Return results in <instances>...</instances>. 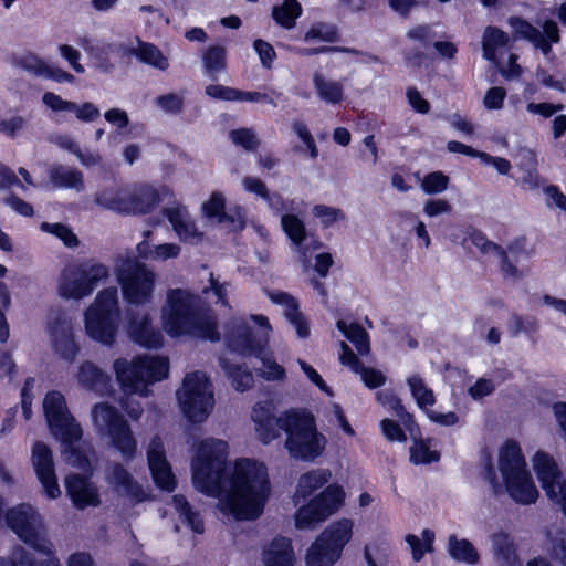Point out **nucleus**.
<instances>
[{"label": "nucleus", "instance_id": "nucleus-26", "mask_svg": "<svg viewBox=\"0 0 566 566\" xmlns=\"http://www.w3.org/2000/svg\"><path fill=\"white\" fill-rule=\"evenodd\" d=\"M49 329L52 347L57 354H76L80 350L74 339L70 318L65 316L56 317L50 322Z\"/></svg>", "mask_w": 566, "mask_h": 566}, {"label": "nucleus", "instance_id": "nucleus-35", "mask_svg": "<svg viewBox=\"0 0 566 566\" xmlns=\"http://www.w3.org/2000/svg\"><path fill=\"white\" fill-rule=\"evenodd\" d=\"M331 479L332 472L328 469L317 468L308 470L298 478L295 496L306 499L326 485Z\"/></svg>", "mask_w": 566, "mask_h": 566}, {"label": "nucleus", "instance_id": "nucleus-22", "mask_svg": "<svg viewBox=\"0 0 566 566\" xmlns=\"http://www.w3.org/2000/svg\"><path fill=\"white\" fill-rule=\"evenodd\" d=\"M59 295L65 300H82L92 294L80 264L66 266L57 281Z\"/></svg>", "mask_w": 566, "mask_h": 566}, {"label": "nucleus", "instance_id": "nucleus-60", "mask_svg": "<svg viewBox=\"0 0 566 566\" xmlns=\"http://www.w3.org/2000/svg\"><path fill=\"white\" fill-rule=\"evenodd\" d=\"M313 213L316 218L321 220V223L326 228L331 227L338 220L345 219V213L340 209L325 205H316L313 208Z\"/></svg>", "mask_w": 566, "mask_h": 566}, {"label": "nucleus", "instance_id": "nucleus-45", "mask_svg": "<svg viewBox=\"0 0 566 566\" xmlns=\"http://www.w3.org/2000/svg\"><path fill=\"white\" fill-rule=\"evenodd\" d=\"M202 63L206 74L216 80L218 74L226 70V50L219 45L208 46L202 53Z\"/></svg>", "mask_w": 566, "mask_h": 566}, {"label": "nucleus", "instance_id": "nucleus-54", "mask_svg": "<svg viewBox=\"0 0 566 566\" xmlns=\"http://www.w3.org/2000/svg\"><path fill=\"white\" fill-rule=\"evenodd\" d=\"M205 94L210 98L227 102L245 101L248 98L245 92L220 84L207 85L205 87Z\"/></svg>", "mask_w": 566, "mask_h": 566}, {"label": "nucleus", "instance_id": "nucleus-37", "mask_svg": "<svg viewBox=\"0 0 566 566\" xmlns=\"http://www.w3.org/2000/svg\"><path fill=\"white\" fill-rule=\"evenodd\" d=\"M202 210L206 216L217 218L218 222L229 220L231 222L230 230L241 231L244 229V218L241 212L237 217H230L224 213V198L221 193H212L210 199L202 205Z\"/></svg>", "mask_w": 566, "mask_h": 566}, {"label": "nucleus", "instance_id": "nucleus-64", "mask_svg": "<svg viewBox=\"0 0 566 566\" xmlns=\"http://www.w3.org/2000/svg\"><path fill=\"white\" fill-rule=\"evenodd\" d=\"M60 55L69 63L70 67L78 74L85 72V67L80 63L81 52L69 44H60L57 46Z\"/></svg>", "mask_w": 566, "mask_h": 566}, {"label": "nucleus", "instance_id": "nucleus-61", "mask_svg": "<svg viewBox=\"0 0 566 566\" xmlns=\"http://www.w3.org/2000/svg\"><path fill=\"white\" fill-rule=\"evenodd\" d=\"M449 178L440 171L427 175L421 187L427 193H440L448 188Z\"/></svg>", "mask_w": 566, "mask_h": 566}, {"label": "nucleus", "instance_id": "nucleus-58", "mask_svg": "<svg viewBox=\"0 0 566 566\" xmlns=\"http://www.w3.org/2000/svg\"><path fill=\"white\" fill-rule=\"evenodd\" d=\"M15 64L25 72L38 77H43L48 67V63L43 59L31 53L20 56Z\"/></svg>", "mask_w": 566, "mask_h": 566}, {"label": "nucleus", "instance_id": "nucleus-46", "mask_svg": "<svg viewBox=\"0 0 566 566\" xmlns=\"http://www.w3.org/2000/svg\"><path fill=\"white\" fill-rule=\"evenodd\" d=\"M510 41L509 35L493 27H488L483 33V56L489 61L496 60V51L504 48Z\"/></svg>", "mask_w": 566, "mask_h": 566}, {"label": "nucleus", "instance_id": "nucleus-62", "mask_svg": "<svg viewBox=\"0 0 566 566\" xmlns=\"http://www.w3.org/2000/svg\"><path fill=\"white\" fill-rule=\"evenodd\" d=\"M41 229L45 232L52 233L60 238L67 247H74L77 244L76 235L71 231L70 228L62 223H48L43 222Z\"/></svg>", "mask_w": 566, "mask_h": 566}, {"label": "nucleus", "instance_id": "nucleus-48", "mask_svg": "<svg viewBox=\"0 0 566 566\" xmlns=\"http://www.w3.org/2000/svg\"><path fill=\"white\" fill-rule=\"evenodd\" d=\"M250 192L262 198L269 208L277 213L290 210L282 196L276 192H270L266 185L258 178H250Z\"/></svg>", "mask_w": 566, "mask_h": 566}, {"label": "nucleus", "instance_id": "nucleus-41", "mask_svg": "<svg viewBox=\"0 0 566 566\" xmlns=\"http://www.w3.org/2000/svg\"><path fill=\"white\" fill-rule=\"evenodd\" d=\"M544 549L553 563L557 566H566V531H548Z\"/></svg>", "mask_w": 566, "mask_h": 566}, {"label": "nucleus", "instance_id": "nucleus-21", "mask_svg": "<svg viewBox=\"0 0 566 566\" xmlns=\"http://www.w3.org/2000/svg\"><path fill=\"white\" fill-rule=\"evenodd\" d=\"M140 357L134 356L135 359L132 363H128L124 357H119L114 361L116 379L125 394L139 392L146 396Z\"/></svg>", "mask_w": 566, "mask_h": 566}, {"label": "nucleus", "instance_id": "nucleus-2", "mask_svg": "<svg viewBox=\"0 0 566 566\" xmlns=\"http://www.w3.org/2000/svg\"><path fill=\"white\" fill-rule=\"evenodd\" d=\"M161 324L172 337L188 335L210 342L220 339L213 312L205 306L200 296L187 290L174 289L167 292L161 307Z\"/></svg>", "mask_w": 566, "mask_h": 566}, {"label": "nucleus", "instance_id": "nucleus-36", "mask_svg": "<svg viewBox=\"0 0 566 566\" xmlns=\"http://www.w3.org/2000/svg\"><path fill=\"white\" fill-rule=\"evenodd\" d=\"M145 392L147 386L161 381L169 376V356H142Z\"/></svg>", "mask_w": 566, "mask_h": 566}, {"label": "nucleus", "instance_id": "nucleus-27", "mask_svg": "<svg viewBox=\"0 0 566 566\" xmlns=\"http://www.w3.org/2000/svg\"><path fill=\"white\" fill-rule=\"evenodd\" d=\"M264 566H286L296 564V554L289 537L277 536L268 543L262 553Z\"/></svg>", "mask_w": 566, "mask_h": 566}, {"label": "nucleus", "instance_id": "nucleus-49", "mask_svg": "<svg viewBox=\"0 0 566 566\" xmlns=\"http://www.w3.org/2000/svg\"><path fill=\"white\" fill-rule=\"evenodd\" d=\"M377 400L385 408L392 411L407 430H409L411 433L413 432V420L411 415L405 410L401 401L394 394L387 390H381L377 392Z\"/></svg>", "mask_w": 566, "mask_h": 566}, {"label": "nucleus", "instance_id": "nucleus-8", "mask_svg": "<svg viewBox=\"0 0 566 566\" xmlns=\"http://www.w3.org/2000/svg\"><path fill=\"white\" fill-rule=\"evenodd\" d=\"M284 426L285 448L292 458L313 462L324 453L327 439L317 430L312 417L289 413Z\"/></svg>", "mask_w": 566, "mask_h": 566}, {"label": "nucleus", "instance_id": "nucleus-56", "mask_svg": "<svg viewBox=\"0 0 566 566\" xmlns=\"http://www.w3.org/2000/svg\"><path fill=\"white\" fill-rule=\"evenodd\" d=\"M85 280L88 285L92 286V293L96 289V286L105 282L109 276V270L105 264L98 262H86L80 264Z\"/></svg>", "mask_w": 566, "mask_h": 566}, {"label": "nucleus", "instance_id": "nucleus-32", "mask_svg": "<svg viewBox=\"0 0 566 566\" xmlns=\"http://www.w3.org/2000/svg\"><path fill=\"white\" fill-rule=\"evenodd\" d=\"M313 87L318 98L326 104L336 105L344 99L343 83L327 77L319 71L313 74Z\"/></svg>", "mask_w": 566, "mask_h": 566}, {"label": "nucleus", "instance_id": "nucleus-38", "mask_svg": "<svg viewBox=\"0 0 566 566\" xmlns=\"http://www.w3.org/2000/svg\"><path fill=\"white\" fill-rule=\"evenodd\" d=\"M337 329L346 337L353 345L358 354H368L370 350L369 336L365 328L356 322H347L346 319H338L336 323Z\"/></svg>", "mask_w": 566, "mask_h": 566}, {"label": "nucleus", "instance_id": "nucleus-5", "mask_svg": "<svg viewBox=\"0 0 566 566\" xmlns=\"http://www.w3.org/2000/svg\"><path fill=\"white\" fill-rule=\"evenodd\" d=\"M354 530L355 522L349 517L329 523L306 548L304 566H335L352 542Z\"/></svg>", "mask_w": 566, "mask_h": 566}, {"label": "nucleus", "instance_id": "nucleus-25", "mask_svg": "<svg viewBox=\"0 0 566 566\" xmlns=\"http://www.w3.org/2000/svg\"><path fill=\"white\" fill-rule=\"evenodd\" d=\"M178 238L187 243H199L203 233L198 230L186 207L176 206L163 210Z\"/></svg>", "mask_w": 566, "mask_h": 566}, {"label": "nucleus", "instance_id": "nucleus-29", "mask_svg": "<svg viewBox=\"0 0 566 566\" xmlns=\"http://www.w3.org/2000/svg\"><path fill=\"white\" fill-rule=\"evenodd\" d=\"M151 231H144V240L137 247V254L140 259L154 262H165L170 259H177L180 255L181 248L177 243L155 244L150 241Z\"/></svg>", "mask_w": 566, "mask_h": 566}, {"label": "nucleus", "instance_id": "nucleus-6", "mask_svg": "<svg viewBox=\"0 0 566 566\" xmlns=\"http://www.w3.org/2000/svg\"><path fill=\"white\" fill-rule=\"evenodd\" d=\"M176 398L184 417L188 422H205L214 408L213 385L202 370L187 373Z\"/></svg>", "mask_w": 566, "mask_h": 566}, {"label": "nucleus", "instance_id": "nucleus-52", "mask_svg": "<svg viewBox=\"0 0 566 566\" xmlns=\"http://www.w3.org/2000/svg\"><path fill=\"white\" fill-rule=\"evenodd\" d=\"M136 55L143 63L149 64L158 70L165 71L169 66L168 59L164 56L161 51L154 44L140 43Z\"/></svg>", "mask_w": 566, "mask_h": 566}, {"label": "nucleus", "instance_id": "nucleus-42", "mask_svg": "<svg viewBox=\"0 0 566 566\" xmlns=\"http://www.w3.org/2000/svg\"><path fill=\"white\" fill-rule=\"evenodd\" d=\"M448 552L450 556L460 563L474 565L479 562V553L471 542L451 535L448 539Z\"/></svg>", "mask_w": 566, "mask_h": 566}, {"label": "nucleus", "instance_id": "nucleus-23", "mask_svg": "<svg viewBox=\"0 0 566 566\" xmlns=\"http://www.w3.org/2000/svg\"><path fill=\"white\" fill-rule=\"evenodd\" d=\"M42 103L53 112L73 113L75 117L83 123H92L101 116V111L94 103L66 101L53 92L44 93Z\"/></svg>", "mask_w": 566, "mask_h": 566}, {"label": "nucleus", "instance_id": "nucleus-34", "mask_svg": "<svg viewBox=\"0 0 566 566\" xmlns=\"http://www.w3.org/2000/svg\"><path fill=\"white\" fill-rule=\"evenodd\" d=\"M49 179L55 188L74 189L81 192L85 189L83 174L75 169L63 165H53L49 169Z\"/></svg>", "mask_w": 566, "mask_h": 566}, {"label": "nucleus", "instance_id": "nucleus-50", "mask_svg": "<svg viewBox=\"0 0 566 566\" xmlns=\"http://www.w3.org/2000/svg\"><path fill=\"white\" fill-rule=\"evenodd\" d=\"M433 447L432 440H415L410 447V461L415 464H427L438 461L440 454Z\"/></svg>", "mask_w": 566, "mask_h": 566}, {"label": "nucleus", "instance_id": "nucleus-53", "mask_svg": "<svg viewBox=\"0 0 566 566\" xmlns=\"http://www.w3.org/2000/svg\"><path fill=\"white\" fill-rule=\"evenodd\" d=\"M281 226L286 235L296 245L303 243L306 238L304 222L293 213H283L281 217Z\"/></svg>", "mask_w": 566, "mask_h": 566}, {"label": "nucleus", "instance_id": "nucleus-17", "mask_svg": "<svg viewBox=\"0 0 566 566\" xmlns=\"http://www.w3.org/2000/svg\"><path fill=\"white\" fill-rule=\"evenodd\" d=\"M8 527L33 551H45V536L33 524L32 515L21 506L9 509L4 514Z\"/></svg>", "mask_w": 566, "mask_h": 566}, {"label": "nucleus", "instance_id": "nucleus-15", "mask_svg": "<svg viewBox=\"0 0 566 566\" xmlns=\"http://www.w3.org/2000/svg\"><path fill=\"white\" fill-rule=\"evenodd\" d=\"M128 335L132 340L147 349H159L164 345V335L153 323L146 311L132 310L127 313Z\"/></svg>", "mask_w": 566, "mask_h": 566}, {"label": "nucleus", "instance_id": "nucleus-1", "mask_svg": "<svg viewBox=\"0 0 566 566\" xmlns=\"http://www.w3.org/2000/svg\"><path fill=\"white\" fill-rule=\"evenodd\" d=\"M228 455L227 441L203 439L192 461V481L201 493L219 499L221 512L248 521V458L237 459V472L231 473Z\"/></svg>", "mask_w": 566, "mask_h": 566}, {"label": "nucleus", "instance_id": "nucleus-4", "mask_svg": "<svg viewBox=\"0 0 566 566\" xmlns=\"http://www.w3.org/2000/svg\"><path fill=\"white\" fill-rule=\"evenodd\" d=\"M497 468L509 496L517 504H534L539 492L527 468L521 446L506 441L499 449Z\"/></svg>", "mask_w": 566, "mask_h": 566}, {"label": "nucleus", "instance_id": "nucleus-43", "mask_svg": "<svg viewBox=\"0 0 566 566\" xmlns=\"http://www.w3.org/2000/svg\"><path fill=\"white\" fill-rule=\"evenodd\" d=\"M77 377L82 385L91 389L106 388L109 384L108 375L90 361H85L80 366Z\"/></svg>", "mask_w": 566, "mask_h": 566}, {"label": "nucleus", "instance_id": "nucleus-11", "mask_svg": "<svg viewBox=\"0 0 566 566\" xmlns=\"http://www.w3.org/2000/svg\"><path fill=\"white\" fill-rule=\"evenodd\" d=\"M117 276L128 303L144 305L151 301L156 274L145 263L127 259L118 268Z\"/></svg>", "mask_w": 566, "mask_h": 566}, {"label": "nucleus", "instance_id": "nucleus-18", "mask_svg": "<svg viewBox=\"0 0 566 566\" xmlns=\"http://www.w3.org/2000/svg\"><path fill=\"white\" fill-rule=\"evenodd\" d=\"M147 460L156 486L163 491L172 492L177 482L159 438L151 441V446L147 450Z\"/></svg>", "mask_w": 566, "mask_h": 566}, {"label": "nucleus", "instance_id": "nucleus-55", "mask_svg": "<svg viewBox=\"0 0 566 566\" xmlns=\"http://www.w3.org/2000/svg\"><path fill=\"white\" fill-rule=\"evenodd\" d=\"M492 547L499 560L511 564L516 559L513 542L507 534H495L492 537Z\"/></svg>", "mask_w": 566, "mask_h": 566}, {"label": "nucleus", "instance_id": "nucleus-31", "mask_svg": "<svg viewBox=\"0 0 566 566\" xmlns=\"http://www.w3.org/2000/svg\"><path fill=\"white\" fill-rule=\"evenodd\" d=\"M254 421L256 433L260 440L268 443L279 436V429H285V419H276L270 409V406H260L254 408Z\"/></svg>", "mask_w": 566, "mask_h": 566}, {"label": "nucleus", "instance_id": "nucleus-44", "mask_svg": "<svg viewBox=\"0 0 566 566\" xmlns=\"http://www.w3.org/2000/svg\"><path fill=\"white\" fill-rule=\"evenodd\" d=\"M434 538V533L429 528L423 530L420 536L415 534L406 536L405 541L410 548L413 562H420L426 553L433 551Z\"/></svg>", "mask_w": 566, "mask_h": 566}, {"label": "nucleus", "instance_id": "nucleus-40", "mask_svg": "<svg viewBox=\"0 0 566 566\" xmlns=\"http://www.w3.org/2000/svg\"><path fill=\"white\" fill-rule=\"evenodd\" d=\"M340 363L352 371L359 374L364 384L369 388H377L385 382L384 374L380 370L364 367L358 356H340Z\"/></svg>", "mask_w": 566, "mask_h": 566}, {"label": "nucleus", "instance_id": "nucleus-51", "mask_svg": "<svg viewBox=\"0 0 566 566\" xmlns=\"http://www.w3.org/2000/svg\"><path fill=\"white\" fill-rule=\"evenodd\" d=\"M408 384L417 405L424 412L432 408L436 402L434 395L418 376H412L408 379Z\"/></svg>", "mask_w": 566, "mask_h": 566}, {"label": "nucleus", "instance_id": "nucleus-20", "mask_svg": "<svg viewBox=\"0 0 566 566\" xmlns=\"http://www.w3.org/2000/svg\"><path fill=\"white\" fill-rule=\"evenodd\" d=\"M268 470L263 463L250 462V520L259 517L270 496Z\"/></svg>", "mask_w": 566, "mask_h": 566}, {"label": "nucleus", "instance_id": "nucleus-28", "mask_svg": "<svg viewBox=\"0 0 566 566\" xmlns=\"http://www.w3.org/2000/svg\"><path fill=\"white\" fill-rule=\"evenodd\" d=\"M109 482L117 493L126 495L136 503L147 500V494L143 486L120 463L113 465Z\"/></svg>", "mask_w": 566, "mask_h": 566}, {"label": "nucleus", "instance_id": "nucleus-16", "mask_svg": "<svg viewBox=\"0 0 566 566\" xmlns=\"http://www.w3.org/2000/svg\"><path fill=\"white\" fill-rule=\"evenodd\" d=\"M64 485L66 495L75 509L85 510L86 507H97L101 505L99 490L91 481V473H70L64 479Z\"/></svg>", "mask_w": 566, "mask_h": 566}, {"label": "nucleus", "instance_id": "nucleus-10", "mask_svg": "<svg viewBox=\"0 0 566 566\" xmlns=\"http://www.w3.org/2000/svg\"><path fill=\"white\" fill-rule=\"evenodd\" d=\"M346 492L338 483L327 484L314 495L295 514V526L298 530H310L336 514L344 505Z\"/></svg>", "mask_w": 566, "mask_h": 566}, {"label": "nucleus", "instance_id": "nucleus-12", "mask_svg": "<svg viewBox=\"0 0 566 566\" xmlns=\"http://www.w3.org/2000/svg\"><path fill=\"white\" fill-rule=\"evenodd\" d=\"M532 469L546 495L562 506L566 515V479L560 481V469L554 457L537 450L531 457Z\"/></svg>", "mask_w": 566, "mask_h": 566}, {"label": "nucleus", "instance_id": "nucleus-14", "mask_svg": "<svg viewBox=\"0 0 566 566\" xmlns=\"http://www.w3.org/2000/svg\"><path fill=\"white\" fill-rule=\"evenodd\" d=\"M509 23L514 30L515 38L530 41L544 55H548L552 51V44L559 41L558 28L554 21H545L543 32L520 18L512 17L509 19Z\"/></svg>", "mask_w": 566, "mask_h": 566}, {"label": "nucleus", "instance_id": "nucleus-63", "mask_svg": "<svg viewBox=\"0 0 566 566\" xmlns=\"http://www.w3.org/2000/svg\"><path fill=\"white\" fill-rule=\"evenodd\" d=\"M27 119L23 116L15 115L12 117H0V133L14 138L21 130L24 129Z\"/></svg>", "mask_w": 566, "mask_h": 566}, {"label": "nucleus", "instance_id": "nucleus-7", "mask_svg": "<svg viewBox=\"0 0 566 566\" xmlns=\"http://www.w3.org/2000/svg\"><path fill=\"white\" fill-rule=\"evenodd\" d=\"M120 319L118 291L107 287L97 293L84 314L86 334L104 345L115 340Z\"/></svg>", "mask_w": 566, "mask_h": 566}, {"label": "nucleus", "instance_id": "nucleus-47", "mask_svg": "<svg viewBox=\"0 0 566 566\" xmlns=\"http://www.w3.org/2000/svg\"><path fill=\"white\" fill-rule=\"evenodd\" d=\"M302 14V7L297 0H284L281 6L273 7L272 17L277 24L292 29L296 19Z\"/></svg>", "mask_w": 566, "mask_h": 566}, {"label": "nucleus", "instance_id": "nucleus-59", "mask_svg": "<svg viewBox=\"0 0 566 566\" xmlns=\"http://www.w3.org/2000/svg\"><path fill=\"white\" fill-rule=\"evenodd\" d=\"M154 104L165 113L179 114L184 108V97L177 93H168L156 97Z\"/></svg>", "mask_w": 566, "mask_h": 566}, {"label": "nucleus", "instance_id": "nucleus-33", "mask_svg": "<svg viewBox=\"0 0 566 566\" xmlns=\"http://www.w3.org/2000/svg\"><path fill=\"white\" fill-rule=\"evenodd\" d=\"M95 202L106 210L128 214L129 191L117 186L101 189L95 193Z\"/></svg>", "mask_w": 566, "mask_h": 566}, {"label": "nucleus", "instance_id": "nucleus-19", "mask_svg": "<svg viewBox=\"0 0 566 566\" xmlns=\"http://www.w3.org/2000/svg\"><path fill=\"white\" fill-rule=\"evenodd\" d=\"M268 297L273 304H276L283 308V315L286 321L295 329L300 338H307L311 329L306 316L300 310L298 300L292 294L273 290L266 292Z\"/></svg>", "mask_w": 566, "mask_h": 566}, {"label": "nucleus", "instance_id": "nucleus-24", "mask_svg": "<svg viewBox=\"0 0 566 566\" xmlns=\"http://www.w3.org/2000/svg\"><path fill=\"white\" fill-rule=\"evenodd\" d=\"M470 241L482 253L493 254L499 259L500 270L504 279L517 281L527 275V269L514 266L504 249L494 242L489 241L481 233L471 234Z\"/></svg>", "mask_w": 566, "mask_h": 566}, {"label": "nucleus", "instance_id": "nucleus-30", "mask_svg": "<svg viewBox=\"0 0 566 566\" xmlns=\"http://www.w3.org/2000/svg\"><path fill=\"white\" fill-rule=\"evenodd\" d=\"M158 191L149 185H140L129 191L128 214H145L159 205Z\"/></svg>", "mask_w": 566, "mask_h": 566}, {"label": "nucleus", "instance_id": "nucleus-9", "mask_svg": "<svg viewBox=\"0 0 566 566\" xmlns=\"http://www.w3.org/2000/svg\"><path fill=\"white\" fill-rule=\"evenodd\" d=\"M94 424L106 431L112 446L126 460H132L137 453V440L129 423L116 407L108 402L96 403L92 409Z\"/></svg>", "mask_w": 566, "mask_h": 566}, {"label": "nucleus", "instance_id": "nucleus-39", "mask_svg": "<svg viewBox=\"0 0 566 566\" xmlns=\"http://www.w3.org/2000/svg\"><path fill=\"white\" fill-rule=\"evenodd\" d=\"M172 503L176 511L179 514L182 523H185L190 530L196 534L205 533V522L198 511H195L187 500V497L182 494H176L172 496Z\"/></svg>", "mask_w": 566, "mask_h": 566}, {"label": "nucleus", "instance_id": "nucleus-13", "mask_svg": "<svg viewBox=\"0 0 566 566\" xmlns=\"http://www.w3.org/2000/svg\"><path fill=\"white\" fill-rule=\"evenodd\" d=\"M31 461L45 495L51 500L60 497L61 490L55 473L53 452L50 447L43 441H35L31 450Z\"/></svg>", "mask_w": 566, "mask_h": 566}, {"label": "nucleus", "instance_id": "nucleus-57", "mask_svg": "<svg viewBox=\"0 0 566 566\" xmlns=\"http://www.w3.org/2000/svg\"><path fill=\"white\" fill-rule=\"evenodd\" d=\"M250 321L253 322L259 328L258 338L255 336H253V339L250 338V352H261L268 342L269 333L271 331L269 321L265 316L262 315H250ZM251 336L252 332L250 331V337Z\"/></svg>", "mask_w": 566, "mask_h": 566}, {"label": "nucleus", "instance_id": "nucleus-3", "mask_svg": "<svg viewBox=\"0 0 566 566\" xmlns=\"http://www.w3.org/2000/svg\"><path fill=\"white\" fill-rule=\"evenodd\" d=\"M43 412L50 432L62 443V454L66 462L91 473V460L86 451L77 446L83 437V429L70 412L65 397L57 390L49 391L43 400Z\"/></svg>", "mask_w": 566, "mask_h": 566}]
</instances>
